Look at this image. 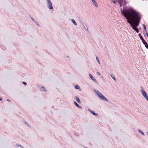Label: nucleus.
<instances>
[{
    "label": "nucleus",
    "instance_id": "412c9836",
    "mask_svg": "<svg viewBox=\"0 0 148 148\" xmlns=\"http://www.w3.org/2000/svg\"><path fill=\"white\" fill-rule=\"evenodd\" d=\"M145 45V47L147 48V49H148V45L147 44V45Z\"/></svg>",
    "mask_w": 148,
    "mask_h": 148
},
{
    "label": "nucleus",
    "instance_id": "9b49d317",
    "mask_svg": "<svg viewBox=\"0 0 148 148\" xmlns=\"http://www.w3.org/2000/svg\"><path fill=\"white\" fill-rule=\"evenodd\" d=\"M95 116H97L98 114L97 113H95L93 111H90Z\"/></svg>",
    "mask_w": 148,
    "mask_h": 148
},
{
    "label": "nucleus",
    "instance_id": "7ed1b4c3",
    "mask_svg": "<svg viewBox=\"0 0 148 148\" xmlns=\"http://www.w3.org/2000/svg\"><path fill=\"white\" fill-rule=\"evenodd\" d=\"M97 94L98 95L99 97L101 99L105 100L107 101H108V99L105 97L100 92L98 91L97 92Z\"/></svg>",
    "mask_w": 148,
    "mask_h": 148
},
{
    "label": "nucleus",
    "instance_id": "a878e982",
    "mask_svg": "<svg viewBox=\"0 0 148 148\" xmlns=\"http://www.w3.org/2000/svg\"><path fill=\"white\" fill-rule=\"evenodd\" d=\"M97 73L98 75H100V73L99 72H97Z\"/></svg>",
    "mask_w": 148,
    "mask_h": 148
},
{
    "label": "nucleus",
    "instance_id": "2eb2a0df",
    "mask_svg": "<svg viewBox=\"0 0 148 148\" xmlns=\"http://www.w3.org/2000/svg\"><path fill=\"white\" fill-rule=\"evenodd\" d=\"M74 103L76 105V106H77L79 108L80 107H81L80 106H79V105L75 101H74Z\"/></svg>",
    "mask_w": 148,
    "mask_h": 148
},
{
    "label": "nucleus",
    "instance_id": "dca6fc26",
    "mask_svg": "<svg viewBox=\"0 0 148 148\" xmlns=\"http://www.w3.org/2000/svg\"><path fill=\"white\" fill-rule=\"evenodd\" d=\"M83 25L84 26V27L86 29H87L88 30V27H87V26L85 25V24H83Z\"/></svg>",
    "mask_w": 148,
    "mask_h": 148
},
{
    "label": "nucleus",
    "instance_id": "6ab92c4d",
    "mask_svg": "<svg viewBox=\"0 0 148 148\" xmlns=\"http://www.w3.org/2000/svg\"><path fill=\"white\" fill-rule=\"evenodd\" d=\"M143 43L144 45H147V43L146 42L145 40L143 42Z\"/></svg>",
    "mask_w": 148,
    "mask_h": 148
},
{
    "label": "nucleus",
    "instance_id": "4be33fe9",
    "mask_svg": "<svg viewBox=\"0 0 148 148\" xmlns=\"http://www.w3.org/2000/svg\"><path fill=\"white\" fill-rule=\"evenodd\" d=\"M96 60L99 63V60H98V57H96Z\"/></svg>",
    "mask_w": 148,
    "mask_h": 148
},
{
    "label": "nucleus",
    "instance_id": "f3484780",
    "mask_svg": "<svg viewBox=\"0 0 148 148\" xmlns=\"http://www.w3.org/2000/svg\"><path fill=\"white\" fill-rule=\"evenodd\" d=\"M75 88L76 89H79V87L78 85H76L75 86Z\"/></svg>",
    "mask_w": 148,
    "mask_h": 148
},
{
    "label": "nucleus",
    "instance_id": "1a4fd4ad",
    "mask_svg": "<svg viewBox=\"0 0 148 148\" xmlns=\"http://www.w3.org/2000/svg\"><path fill=\"white\" fill-rule=\"evenodd\" d=\"M71 21L73 22V23L75 25H76L77 24L74 20L73 19H72Z\"/></svg>",
    "mask_w": 148,
    "mask_h": 148
},
{
    "label": "nucleus",
    "instance_id": "393cba45",
    "mask_svg": "<svg viewBox=\"0 0 148 148\" xmlns=\"http://www.w3.org/2000/svg\"><path fill=\"white\" fill-rule=\"evenodd\" d=\"M23 83L25 85H26L27 84V83L25 82H23Z\"/></svg>",
    "mask_w": 148,
    "mask_h": 148
},
{
    "label": "nucleus",
    "instance_id": "ddd939ff",
    "mask_svg": "<svg viewBox=\"0 0 148 148\" xmlns=\"http://www.w3.org/2000/svg\"><path fill=\"white\" fill-rule=\"evenodd\" d=\"M111 75V76L114 79V80H116V78H115L114 76V75L112 74L110 75Z\"/></svg>",
    "mask_w": 148,
    "mask_h": 148
},
{
    "label": "nucleus",
    "instance_id": "f257e3e1",
    "mask_svg": "<svg viewBox=\"0 0 148 148\" xmlns=\"http://www.w3.org/2000/svg\"><path fill=\"white\" fill-rule=\"evenodd\" d=\"M125 12L132 23L134 24L135 27H137L141 19L140 15L132 8L128 10Z\"/></svg>",
    "mask_w": 148,
    "mask_h": 148
},
{
    "label": "nucleus",
    "instance_id": "c756f323",
    "mask_svg": "<svg viewBox=\"0 0 148 148\" xmlns=\"http://www.w3.org/2000/svg\"><path fill=\"white\" fill-rule=\"evenodd\" d=\"M7 101H10L9 100V99H7Z\"/></svg>",
    "mask_w": 148,
    "mask_h": 148
},
{
    "label": "nucleus",
    "instance_id": "4468645a",
    "mask_svg": "<svg viewBox=\"0 0 148 148\" xmlns=\"http://www.w3.org/2000/svg\"><path fill=\"white\" fill-rule=\"evenodd\" d=\"M41 89H42L44 91H47V89H46V88H44V87H41Z\"/></svg>",
    "mask_w": 148,
    "mask_h": 148
},
{
    "label": "nucleus",
    "instance_id": "f03ea898",
    "mask_svg": "<svg viewBox=\"0 0 148 148\" xmlns=\"http://www.w3.org/2000/svg\"><path fill=\"white\" fill-rule=\"evenodd\" d=\"M121 12L122 14H123L124 15V16L125 17L127 20V22L131 25L130 26L132 27V29L134 30L137 33H138L139 32V31L138 29L136 28V27L133 25L132 23V21H131L129 19V18L127 16L125 12L124 11H121Z\"/></svg>",
    "mask_w": 148,
    "mask_h": 148
},
{
    "label": "nucleus",
    "instance_id": "cd10ccee",
    "mask_svg": "<svg viewBox=\"0 0 148 148\" xmlns=\"http://www.w3.org/2000/svg\"><path fill=\"white\" fill-rule=\"evenodd\" d=\"M2 100V98H0V101H1Z\"/></svg>",
    "mask_w": 148,
    "mask_h": 148
},
{
    "label": "nucleus",
    "instance_id": "bb28decb",
    "mask_svg": "<svg viewBox=\"0 0 148 148\" xmlns=\"http://www.w3.org/2000/svg\"><path fill=\"white\" fill-rule=\"evenodd\" d=\"M146 35L148 37V33L147 32H146Z\"/></svg>",
    "mask_w": 148,
    "mask_h": 148
},
{
    "label": "nucleus",
    "instance_id": "423d86ee",
    "mask_svg": "<svg viewBox=\"0 0 148 148\" xmlns=\"http://www.w3.org/2000/svg\"><path fill=\"white\" fill-rule=\"evenodd\" d=\"M119 3L120 6L121 7L123 5H125L126 3H125V0H117Z\"/></svg>",
    "mask_w": 148,
    "mask_h": 148
},
{
    "label": "nucleus",
    "instance_id": "0eeeda50",
    "mask_svg": "<svg viewBox=\"0 0 148 148\" xmlns=\"http://www.w3.org/2000/svg\"><path fill=\"white\" fill-rule=\"evenodd\" d=\"M89 76L91 79L93 80L94 82H95L96 81V79H95V78L92 76V75L90 74H89Z\"/></svg>",
    "mask_w": 148,
    "mask_h": 148
},
{
    "label": "nucleus",
    "instance_id": "b1692460",
    "mask_svg": "<svg viewBox=\"0 0 148 148\" xmlns=\"http://www.w3.org/2000/svg\"><path fill=\"white\" fill-rule=\"evenodd\" d=\"M141 40H142V42L145 41V40L143 38H142V39H141Z\"/></svg>",
    "mask_w": 148,
    "mask_h": 148
},
{
    "label": "nucleus",
    "instance_id": "a211bd4d",
    "mask_svg": "<svg viewBox=\"0 0 148 148\" xmlns=\"http://www.w3.org/2000/svg\"><path fill=\"white\" fill-rule=\"evenodd\" d=\"M138 36H139L140 37V39H142V38H143V37L141 35V34H138Z\"/></svg>",
    "mask_w": 148,
    "mask_h": 148
},
{
    "label": "nucleus",
    "instance_id": "6e6552de",
    "mask_svg": "<svg viewBox=\"0 0 148 148\" xmlns=\"http://www.w3.org/2000/svg\"><path fill=\"white\" fill-rule=\"evenodd\" d=\"M92 2L95 5L96 7H98V5L97 4V3L96 2V1H95V0H92Z\"/></svg>",
    "mask_w": 148,
    "mask_h": 148
},
{
    "label": "nucleus",
    "instance_id": "aec40b11",
    "mask_svg": "<svg viewBox=\"0 0 148 148\" xmlns=\"http://www.w3.org/2000/svg\"><path fill=\"white\" fill-rule=\"evenodd\" d=\"M139 132H140V133L142 134L143 135H144V133L142 132V131L141 130H139Z\"/></svg>",
    "mask_w": 148,
    "mask_h": 148
},
{
    "label": "nucleus",
    "instance_id": "39448f33",
    "mask_svg": "<svg viewBox=\"0 0 148 148\" xmlns=\"http://www.w3.org/2000/svg\"><path fill=\"white\" fill-rule=\"evenodd\" d=\"M47 5L49 8L50 9H52L53 8L51 1L50 0H47Z\"/></svg>",
    "mask_w": 148,
    "mask_h": 148
},
{
    "label": "nucleus",
    "instance_id": "c85d7f7f",
    "mask_svg": "<svg viewBox=\"0 0 148 148\" xmlns=\"http://www.w3.org/2000/svg\"><path fill=\"white\" fill-rule=\"evenodd\" d=\"M113 2L114 3H116V2H115L114 1H113Z\"/></svg>",
    "mask_w": 148,
    "mask_h": 148
},
{
    "label": "nucleus",
    "instance_id": "5701e85b",
    "mask_svg": "<svg viewBox=\"0 0 148 148\" xmlns=\"http://www.w3.org/2000/svg\"><path fill=\"white\" fill-rule=\"evenodd\" d=\"M141 40H142V42L145 41V40L143 38H142V39H141Z\"/></svg>",
    "mask_w": 148,
    "mask_h": 148
},
{
    "label": "nucleus",
    "instance_id": "9d476101",
    "mask_svg": "<svg viewBox=\"0 0 148 148\" xmlns=\"http://www.w3.org/2000/svg\"><path fill=\"white\" fill-rule=\"evenodd\" d=\"M75 98L76 99V100L77 101L78 103H79L80 102V100L79 98L77 97L76 96Z\"/></svg>",
    "mask_w": 148,
    "mask_h": 148
},
{
    "label": "nucleus",
    "instance_id": "f8f14e48",
    "mask_svg": "<svg viewBox=\"0 0 148 148\" xmlns=\"http://www.w3.org/2000/svg\"><path fill=\"white\" fill-rule=\"evenodd\" d=\"M143 26L144 29V30L145 32H147V31L146 30V27L145 25V24H143Z\"/></svg>",
    "mask_w": 148,
    "mask_h": 148
},
{
    "label": "nucleus",
    "instance_id": "20e7f679",
    "mask_svg": "<svg viewBox=\"0 0 148 148\" xmlns=\"http://www.w3.org/2000/svg\"><path fill=\"white\" fill-rule=\"evenodd\" d=\"M142 89L141 90V91L143 95L146 99L148 101V97L146 92L144 90L143 88L142 87H141Z\"/></svg>",
    "mask_w": 148,
    "mask_h": 148
}]
</instances>
